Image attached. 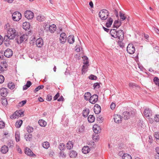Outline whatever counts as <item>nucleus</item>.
<instances>
[{"label":"nucleus","instance_id":"1","mask_svg":"<svg viewBox=\"0 0 159 159\" xmlns=\"http://www.w3.org/2000/svg\"><path fill=\"white\" fill-rule=\"evenodd\" d=\"M109 34L114 38H118L119 39L124 38V33L122 30L111 29L110 30Z\"/></svg>","mask_w":159,"mask_h":159},{"label":"nucleus","instance_id":"2","mask_svg":"<svg viewBox=\"0 0 159 159\" xmlns=\"http://www.w3.org/2000/svg\"><path fill=\"white\" fill-rule=\"evenodd\" d=\"M98 15L99 18L102 20H105L108 18L109 15V12L107 10L103 9L100 11Z\"/></svg>","mask_w":159,"mask_h":159},{"label":"nucleus","instance_id":"3","mask_svg":"<svg viewBox=\"0 0 159 159\" xmlns=\"http://www.w3.org/2000/svg\"><path fill=\"white\" fill-rule=\"evenodd\" d=\"M126 50L129 54H133L135 52V47L133 44L129 43L127 47Z\"/></svg>","mask_w":159,"mask_h":159},{"label":"nucleus","instance_id":"4","mask_svg":"<svg viewBox=\"0 0 159 159\" xmlns=\"http://www.w3.org/2000/svg\"><path fill=\"white\" fill-rule=\"evenodd\" d=\"M12 19L15 21H19L21 18V15L19 12H14L12 15Z\"/></svg>","mask_w":159,"mask_h":159},{"label":"nucleus","instance_id":"5","mask_svg":"<svg viewBox=\"0 0 159 159\" xmlns=\"http://www.w3.org/2000/svg\"><path fill=\"white\" fill-rule=\"evenodd\" d=\"M28 36L27 35L24 34L20 37V39H18L17 38L16 42L19 44H20L24 40L26 41L28 39Z\"/></svg>","mask_w":159,"mask_h":159},{"label":"nucleus","instance_id":"6","mask_svg":"<svg viewBox=\"0 0 159 159\" xmlns=\"http://www.w3.org/2000/svg\"><path fill=\"white\" fill-rule=\"evenodd\" d=\"M7 34L9 35L11 39H13L16 35V30L14 29H10L7 32Z\"/></svg>","mask_w":159,"mask_h":159},{"label":"nucleus","instance_id":"7","mask_svg":"<svg viewBox=\"0 0 159 159\" xmlns=\"http://www.w3.org/2000/svg\"><path fill=\"white\" fill-rule=\"evenodd\" d=\"M33 13L30 11L27 10L24 13L25 17L28 19H31L33 18L34 15Z\"/></svg>","mask_w":159,"mask_h":159},{"label":"nucleus","instance_id":"8","mask_svg":"<svg viewBox=\"0 0 159 159\" xmlns=\"http://www.w3.org/2000/svg\"><path fill=\"white\" fill-rule=\"evenodd\" d=\"M98 96L96 94H94L90 98L89 101L91 103L94 104L98 100Z\"/></svg>","mask_w":159,"mask_h":159},{"label":"nucleus","instance_id":"9","mask_svg":"<svg viewBox=\"0 0 159 159\" xmlns=\"http://www.w3.org/2000/svg\"><path fill=\"white\" fill-rule=\"evenodd\" d=\"M144 114L145 117L150 119V117L152 116V111L149 108L145 109L143 112Z\"/></svg>","mask_w":159,"mask_h":159},{"label":"nucleus","instance_id":"10","mask_svg":"<svg viewBox=\"0 0 159 159\" xmlns=\"http://www.w3.org/2000/svg\"><path fill=\"white\" fill-rule=\"evenodd\" d=\"M60 43L62 44H64L66 40V36L65 33H62L60 34L59 38Z\"/></svg>","mask_w":159,"mask_h":159},{"label":"nucleus","instance_id":"11","mask_svg":"<svg viewBox=\"0 0 159 159\" xmlns=\"http://www.w3.org/2000/svg\"><path fill=\"white\" fill-rule=\"evenodd\" d=\"M13 54L12 50L9 48L7 49L4 52V56L8 58L11 57Z\"/></svg>","mask_w":159,"mask_h":159},{"label":"nucleus","instance_id":"12","mask_svg":"<svg viewBox=\"0 0 159 159\" xmlns=\"http://www.w3.org/2000/svg\"><path fill=\"white\" fill-rule=\"evenodd\" d=\"M8 89L5 88H2L0 90V94L4 97H6L8 93Z\"/></svg>","mask_w":159,"mask_h":159},{"label":"nucleus","instance_id":"13","mask_svg":"<svg viewBox=\"0 0 159 159\" xmlns=\"http://www.w3.org/2000/svg\"><path fill=\"white\" fill-rule=\"evenodd\" d=\"M114 116V121L116 123H119L121 122L122 121V117L120 115L116 114Z\"/></svg>","mask_w":159,"mask_h":159},{"label":"nucleus","instance_id":"14","mask_svg":"<svg viewBox=\"0 0 159 159\" xmlns=\"http://www.w3.org/2000/svg\"><path fill=\"white\" fill-rule=\"evenodd\" d=\"M94 111L95 114H99L101 111L100 106L98 104H95L94 107Z\"/></svg>","mask_w":159,"mask_h":159},{"label":"nucleus","instance_id":"15","mask_svg":"<svg viewBox=\"0 0 159 159\" xmlns=\"http://www.w3.org/2000/svg\"><path fill=\"white\" fill-rule=\"evenodd\" d=\"M36 43L38 47L40 48L42 47L43 45V41L42 38H39L37 39L36 40Z\"/></svg>","mask_w":159,"mask_h":159},{"label":"nucleus","instance_id":"16","mask_svg":"<svg viewBox=\"0 0 159 159\" xmlns=\"http://www.w3.org/2000/svg\"><path fill=\"white\" fill-rule=\"evenodd\" d=\"M93 130L95 134H98L100 133L101 131V129L100 128L99 126L98 125H94L93 126Z\"/></svg>","mask_w":159,"mask_h":159},{"label":"nucleus","instance_id":"17","mask_svg":"<svg viewBox=\"0 0 159 159\" xmlns=\"http://www.w3.org/2000/svg\"><path fill=\"white\" fill-rule=\"evenodd\" d=\"M113 21V19L111 17H109L107 20V21L106 23V26L107 28L111 27Z\"/></svg>","mask_w":159,"mask_h":159},{"label":"nucleus","instance_id":"18","mask_svg":"<svg viewBox=\"0 0 159 159\" xmlns=\"http://www.w3.org/2000/svg\"><path fill=\"white\" fill-rule=\"evenodd\" d=\"M25 153L28 156H35V155L33 153L32 151L30 149L28 148H26Z\"/></svg>","mask_w":159,"mask_h":159},{"label":"nucleus","instance_id":"19","mask_svg":"<svg viewBox=\"0 0 159 159\" xmlns=\"http://www.w3.org/2000/svg\"><path fill=\"white\" fill-rule=\"evenodd\" d=\"M32 135L29 133H26L25 134V138L26 141H30L32 139Z\"/></svg>","mask_w":159,"mask_h":159},{"label":"nucleus","instance_id":"20","mask_svg":"<svg viewBox=\"0 0 159 159\" xmlns=\"http://www.w3.org/2000/svg\"><path fill=\"white\" fill-rule=\"evenodd\" d=\"M121 25V21H119V20H115L113 24L114 28H116V29L118 28Z\"/></svg>","mask_w":159,"mask_h":159},{"label":"nucleus","instance_id":"21","mask_svg":"<svg viewBox=\"0 0 159 159\" xmlns=\"http://www.w3.org/2000/svg\"><path fill=\"white\" fill-rule=\"evenodd\" d=\"M8 151V147L7 146L4 145L2 146L1 150V152L3 154L7 153Z\"/></svg>","mask_w":159,"mask_h":159},{"label":"nucleus","instance_id":"22","mask_svg":"<svg viewBox=\"0 0 159 159\" xmlns=\"http://www.w3.org/2000/svg\"><path fill=\"white\" fill-rule=\"evenodd\" d=\"M23 28L25 30H29L30 28V24L28 22H24L23 24Z\"/></svg>","mask_w":159,"mask_h":159},{"label":"nucleus","instance_id":"23","mask_svg":"<svg viewBox=\"0 0 159 159\" xmlns=\"http://www.w3.org/2000/svg\"><path fill=\"white\" fill-rule=\"evenodd\" d=\"M90 149L89 147L84 146L82 148V151L84 154H87L90 151Z\"/></svg>","mask_w":159,"mask_h":159},{"label":"nucleus","instance_id":"24","mask_svg":"<svg viewBox=\"0 0 159 159\" xmlns=\"http://www.w3.org/2000/svg\"><path fill=\"white\" fill-rule=\"evenodd\" d=\"M130 116V113L129 112L125 111H124L123 113L122 117L124 118L125 119H128L129 118Z\"/></svg>","mask_w":159,"mask_h":159},{"label":"nucleus","instance_id":"25","mask_svg":"<svg viewBox=\"0 0 159 159\" xmlns=\"http://www.w3.org/2000/svg\"><path fill=\"white\" fill-rule=\"evenodd\" d=\"M68 42L70 44L73 43L75 39L73 35H69L67 38Z\"/></svg>","mask_w":159,"mask_h":159},{"label":"nucleus","instance_id":"26","mask_svg":"<svg viewBox=\"0 0 159 159\" xmlns=\"http://www.w3.org/2000/svg\"><path fill=\"white\" fill-rule=\"evenodd\" d=\"M56 30V26L54 24H52L49 27V30L51 33H53Z\"/></svg>","mask_w":159,"mask_h":159},{"label":"nucleus","instance_id":"27","mask_svg":"<svg viewBox=\"0 0 159 159\" xmlns=\"http://www.w3.org/2000/svg\"><path fill=\"white\" fill-rule=\"evenodd\" d=\"M69 155L70 158H75L77 156V153L75 151L72 150L70 152Z\"/></svg>","mask_w":159,"mask_h":159},{"label":"nucleus","instance_id":"28","mask_svg":"<svg viewBox=\"0 0 159 159\" xmlns=\"http://www.w3.org/2000/svg\"><path fill=\"white\" fill-rule=\"evenodd\" d=\"M32 84V83L30 81L27 82L26 84L24 85L23 87V90H25L29 88Z\"/></svg>","mask_w":159,"mask_h":159},{"label":"nucleus","instance_id":"29","mask_svg":"<svg viewBox=\"0 0 159 159\" xmlns=\"http://www.w3.org/2000/svg\"><path fill=\"white\" fill-rule=\"evenodd\" d=\"M73 147V143L71 141H68L66 144V148L70 150Z\"/></svg>","mask_w":159,"mask_h":159},{"label":"nucleus","instance_id":"30","mask_svg":"<svg viewBox=\"0 0 159 159\" xmlns=\"http://www.w3.org/2000/svg\"><path fill=\"white\" fill-rule=\"evenodd\" d=\"M89 112V109L88 108H86L83 110V116L84 117H86L88 116Z\"/></svg>","mask_w":159,"mask_h":159},{"label":"nucleus","instance_id":"31","mask_svg":"<svg viewBox=\"0 0 159 159\" xmlns=\"http://www.w3.org/2000/svg\"><path fill=\"white\" fill-rule=\"evenodd\" d=\"M89 64L87 65H84L82 66V73H85L87 70Z\"/></svg>","mask_w":159,"mask_h":159},{"label":"nucleus","instance_id":"32","mask_svg":"<svg viewBox=\"0 0 159 159\" xmlns=\"http://www.w3.org/2000/svg\"><path fill=\"white\" fill-rule=\"evenodd\" d=\"M88 120L89 123H92L94 122L95 118L93 115H90L88 117Z\"/></svg>","mask_w":159,"mask_h":159},{"label":"nucleus","instance_id":"33","mask_svg":"<svg viewBox=\"0 0 159 159\" xmlns=\"http://www.w3.org/2000/svg\"><path fill=\"white\" fill-rule=\"evenodd\" d=\"M38 123L42 127H45L47 125V122L43 120H40L38 121Z\"/></svg>","mask_w":159,"mask_h":159},{"label":"nucleus","instance_id":"34","mask_svg":"<svg viewBox=\"0 0 159 159\" xmlns=\"http://www.w3.org/2000/svg\"><path fill=\"white\" fill-rule=\"evenodd\" d=\"M91 96V93L90 92H88L86 93L84 95V98L86 100H88L89 99V98Z\"/></svg>","mask_w":159,"mask_h":159},{"label":"nucleus","instance_id":"35","mask_svg":"<svg viewBox=\"0 0 159 159\" xmlns=\"http://www.w3.org/2000/svg\"><path fill=\"white\" fill-rule=\"evenodd\" d=\"M11 37L8 34L7 35H5L4 37V38L3 39V42L5 44H6V42H7V41H9V40L11 39H10Z\"/></svg>","mask_w":159,"mask_h":159},{"label":"nucleus","instance_id":"36","mask_svg":"<svg viewBox=\"0 0 159 159\" xmlns=\"http://www.w3.org/2000/svg\"><path fill=\"white\" fill-rule=\"evenodd\" d=\"M45 20V18L43 16L39 15L37 17V20L39 21H44Z\"/></svg>","mask_w":159,"mask_h":159},{"label":"nucleus","instance_id":"37","mask_svg":"<svg viewBox=\"0 0 159 159\" xmlns=\"http://www.w3.org/2000/svg\"><path fill=\"white\" fill-rule=\"evenodd\" d=\"M23 121L21 120H20L16 122L15 124V126L17 128H20L22 124Z\"/></svg>","mask_w":159,"mask_h":159},{"label":"nucleus","instance_id":"38","mask_svg":"<svg viewBox=\"0 0 159 159\" xmlns=\"http://www.w3.org/2000/svg\"><path fill=\"white\" fill-rule=\"evenodd\" d=\"M15 139L17 142L20 141V134L18 132H16L15 133Z\"/></svg>","mask_w":159,"mask_h":159},{"label":"nucleus","instance_id":"39","mask_svg":"<svg viewBox=\"0 0 159 159\" xmlns=\"http://www.w3.org/2000/svg\"><path fill=\"white\" fill-rule=\"evenodd\" d=\"M124 38L122 39H119L118 41V45L121 48H123L124 47V43L122 42V41L124 40Z\"/></svg>","mask_w":159,"mask_h":159},{"label":"nucleus","instance_id":"40","mask_svg":"<svg viewBox=\"0 0 159 159\" xmlns=\"http://www.w3.org/2000/svg\"><path fill=\"white\" fill-rule=\"evenodd\" d=\"M122 159H132V158L130 155L127 153H125L124 154V156L122 157Z\"/></svg>","mask_w":159,"mask_h":159},{"label":"nucleus","instance_id":"41","mask_svg":"<svg viewBox=\"0 0 159 159\" xmlns=\"http://www.w3.org/2000/svg\"><path fill=\"white\" fill-rule=\"evenodd\" d=\"M44 86L43 85H41L39 86L38 87H36L34 90V92L35 93L39 91L40 89H42L44 88Z\"/></svg>","mask_w":159,"mask_h":159},{"label":"nucleus","instance_id":"42","mask_svg":"<svg viewBox=\"0 0 159 159\" xmlns=\"http://www.w3.org/2000/svg\"><path fill=\"white\" fill-rule=\"evenodd\" d=\"M15 85L12 82L9 83L8 84V87L11 89L12 90L15 88Z\"/></svg>","mask_w":159,"mask_h":159},{"label":"nucleus","instance_id":"43","mask_svg":"<svg viewBox=\"0 0 159 159\" xmlns=\"http://www.w3.org/2000/svg\"><path fill=\"white\" fill-rule=\"evenodd\" d=\"M83 58L84 61L83 64L84 65H87L89 63V61H88V58L87 56H84Z\"/></svg>","mask_w":159,"mask_h":159},{"label":"nucleus","instance_id":"44","mask_svg":"<svg viewBox=\"0 0 159 159\" xmlns=\"http://www.w3.org/2000/svg\"><path fill=\"white\" fill-rule=\"evenodd\" d=\"M65 144L63 143H60L58 147V148L61 151H64L65 149Z\"/></svg>","mask_w":159,"mask_h":159},{"label":"nucleus","instance_id":"45","mask_svg":"<svg viewBox=\"0 0 159 159\" xmlns=\"http://www.w3.org/2000/svg\"><path fill=\"white\" fill-rule=\"evenodd\" d=\"M49 146V143L48 142H44L43 143V147L45 149H48Z\"/></svg>","mask_w":159,"mask_h":159},{"label":"nucleus","instance_id":"46","mask_svg":"<svg viewBox=\"0 0 159 159\" xmlns=\"http://www.w3.org/2000/svg\"><path fill=\"white\" fill-rule=\"evenodd\" d=\"M119 16L122 20H124L126 18V17L125 16V14L121 12H120Z\"/></svg>","mask_w":159,"mask_h":159},{"label":"nucleus","instance_id":"47","mask_svg":"<svg viewBox=\"0 0 159 159\" xmlns=\"http://www.w3.org/2000/svg\"><path fill=\"white\" fill-rule=\"evenodd\" d=\"M28 133H30L32 132L34 130V129L33 128L30 126H28L26 128Z\"/></svg>","mask_w":159,"mask_h":159},{"label":"nucleus","instance_id":"48","mask_svg":"<svg viewBox=\"0 0 159 159\" xmlns=\"http://www.w3.org/2000/svg\"><path fill=\"white\" fill-rule=\"evenodd\" d=\"M153 82L157 85L159 86V79L158 77H154L153 79Z\"/></svg>","mask_w":159,"mask_h":159},{"label":"nucleus","instance_id":"49","mask_svg":"<svg viewBox=\"0 0 159 159\" xmlns=\"http://www.w3.org/2000/svg\"><path fill=\"white\" fill-rule=\"evenodd\" d=\"M92 138L95 141L98 140L99 139V136L98 134L95 133V134H93L92 136Z\"/></svg>","mask_w":159,"mask_h":159},{"label":"nucleus","instance_id":"50","mask_svg":"<svg viewBox=\"0 0 159 159\" xmlns=\"http://www.w3.org/2000/svg\"><path fill=\"white\" fill-rule=\"evenodd\" d=\"M2 103L3 105H6L7 104V102L6 98H2Z\"/></svg>","mask_w":159,"mask_h":159},{"label":"nucleus","instance_id":"51","mask_svg":"<svg viewBox=\"0 0 159 159\" xmlns=\"http://www.w3.org/2000/svg\"><path fill=\"white\" fill-rule=\"evenodd\" d=\"M84 126L83 125H82L78 128L77 131H78L79 132L81 133L84 131Z\"/></svg>","mask_w":159,"mask_h":159},{"label":"nucleus","instance_id":"52","mask_svg":"<svg viewBox=\"0 0 159 159\" xmlns=\"http://www.w3.org/2000/svg\"><path fill=\"white\" fill-rule=\"evenodd\" d=\"M7 145L9 148H12L13 147V142L10 140L8 141Z\"/></svg>","mask_w":159,"mask_h":159},{"label":"nucleus","instance_id":"53","mask_svg":"<svg viewBox=\"0 0 159 159\" xmlns=\"http://www.w3.org/2000/svg\"><path fill=\"white\" fill-rule=\"evenodd\" d=\"M89 79H90L91 80H96L97 79V77L96 76L94 75H90L89 77Z\"/></svg>","mask_w":159,"mask_h":159},{"label":"nucleus","instance_id":"54","mask_svg":"<svg viewBox=\"0 0 159 159\" xmlns=\"http://www.w3.org/2000/svg\"><path fill=\"white\" fill-rule=\"evenodd\" d=\"M154 120L156 122H158L159 121V115L156 114L155 115L154 118Z\"/></svg>","mask_w":159,"mask_h":159},{"label":"nucleus","instance_id":"55","mask_svg":"<svg viewBox=\"0 0 159 159\" xmlns=\"http://www.w3.org/2000/svg\"><path fill=\"white\" fill-rule=\"evenodd\" d=\"M27 100H23L19 103V105L20 107H22L25 104Z\"/></svg>","mask_w":159,"mask_h":159},{"label":"nucleus","instance_id":"56","mask_svg":"<svg viewBox=\"0 0 159 159\" xmlns=\"http://www.w3.org/2000/svg\"><path fill=\"white\" fill-rule=\"evenodd\" d=\"M93 87H94V89H95L96 88H99L100 87L99 83H94L93 85Z\"/></svg>","mask_w":159,"mask_h":159},{"label":"nucleus","instance_id":"57","mask_svg":"<svg viewBox=\"0 0 159 159\" xmlns=\"http://www.w3.org/2000/svg\"><path fill=\"white\" fill-rule=\"evenodd\" d=\"M98 121H99L100 122H102L103 121V119L101 116H99L97 118Z\"/></svg>","mask_w":159,"mask_h":159},{"label":"nucleus","instance_id":"58","mask_svg":"<svg viewBox=\"0 0 159 159\" xmlns=\"http://www.w3.org/2000/svg\"><path fill=\"white\" fill-rule=\"evenodd\" d=\"M4 80V78L3 76L2 75H0V84L3 83Z\"/></svg>","mask_w":159,"mask_h":159},{"label":"nucleus","instance_id":"59","mask_svg":"<svg viewBox=\"0 0 159 159\" xmlns=\"http://www.w3.org/2000/svg\"><path fill=\"white\" fill-rule=\"evenodd\" d=\"M5 126L4 123L2 121H0V128L2 129Z\"/></svg>","mask_w":159,"mask_h":159},{"label":"nucleus","instance_id":"60","mask_svg":"<svg viewBox=\"0 0 159 159\" xmlns=\"http://www.w3.org/2000/svg\"><path fill=\"white\" fill-rule=\"evenodd\" d=\"M52 96L49 94L47 95L46 98V100L48 101H50L52 100Z\"/></svg>","mask_w":159,"mask_h":159},{"label":"nucleus","instance_id":"61","mask_svg":"<svg viewBox=\"0 0 159 159\" xmlns=\"http://www.w3.org/2000/svg\"><path fill=\"white\" fill-rule=\"evenodd\" d=\"M152 30L155 31L158 34H159V30L157 29L156 28L154 27H152Z\"/></svg>","mask_w":159,"mask_h":159},{"label":"nucleus","instance_id":"62","mask_svg":"<svg viewBox=\"0 0 159 159\" xmlns=\"http://www.w3.org/2000/svg\"><path fill=\"white\" fill-rule=\"evenodd\" d=\"M154 137L157 139L159 140V132H156L155 133Z\"/></svg>","mask_w":159,"mask_h":159},{"label":"nucleus","instance_id":"63","mask_svg":"<svg viewBox=\"0 0 159 159\" xmlns=\"http://www.w3.org/2000/svg\"><path fill=\"white\" fill-rule=\"evenodd\" d=\"M59 96H60V94H59V93H57L53 97L54 100H55L57 99V98H58L59 97Z\"/></svg>","mask_w":159,"mask_h":159},{"label":"nucleus","instance_id":"64","mask_svg":"<svg viewBox=\"0 0 159 159\" xmlns=\"http://www.w3.org/2000/svg\"><path fill=\"white\" fill-rule=\"evenodd\" d=\"M116 107V105L115 103L113 102H112L110 106V108L112 110H113L115 109Z\"/></svg>","mask_w":159,"mask_h":159}]
</instances>
